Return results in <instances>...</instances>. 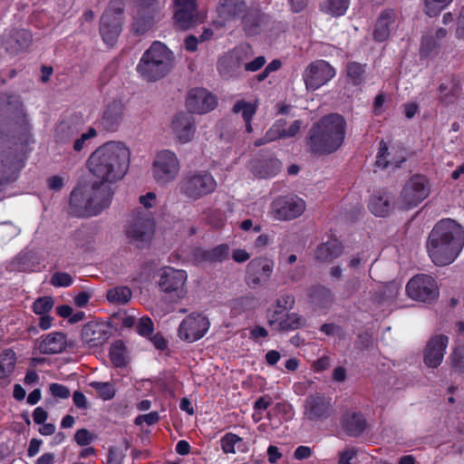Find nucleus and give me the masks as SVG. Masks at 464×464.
Listing matches in <instances>:
<instances>
[{
    "label": "nucleus",
    "mask_w": 464,
    "mask_h": 464,
    "mask_svg": "<svg viewBox=\"0 0 464 464\" xmlns=\"http://www.w3.org/2000/svg\"><path fill=\"white\" fill-rule=\"evenodd\" d=\"M395 13L392 10L383 11L376 21L373 37L378 42L386 41L395 25Z\"/></svg>",
    "instance_id": "obj_29"
},
{
    "label": "nucleus",
    "mask_w": 464,
    "mask_h": 464,
    "mask_svg": "<svg viewBox=\"0 0 464 464\" xmlns=\"http://www.w3.org/2000/svg\"><path fill=\"white\" fill-rule=\"evenodd\" d=\"M218 101L204 88H195L188 93L186 105L192 113L204 114L216 108Z\"/></svg>",
    "instance_id": "obj_19"
},
{
    "label": "nucleus",
    "mask_w": 464,
    "mask_h": 464,
    "mask_svg": "<svg viewBox=\"0 0 464 464\" xmlns=\"http://www.w3.org/2000/svg\"><path fill=\"white\" fill-rule=\"evenodd\" d=\"M464 246V229L455 220L439 221L430 232L426 248L436 266H448L455 261Z\"/></svg>",
    "instance_id": "obj_2"
},
{
    "label": "nucleus",
    "mask_w": 464,
    "mask_h": 464,
    "mask_svg": "<svg viewBox=\"0 0 464 464\" xmlns=\"http://www.w3.org/2000/svg\"><path fill=\"white\" fill-rule=\"evenodd\" d=\"M406 292L411 299L423 303H431L439 297L437 282L425 274L413 276L406 285Z\"/></svg>",
    "instance_id": "obj_10"
},
{
    "label": "nucleus",
    "mask_w": 464,
    "mask_h": 464,
    "mask_svg": "<svg viewBox=\"0 0 464 464\" xmlns=\"http://www.w3.org/2000/svg\"><path fill=\"white\" fill-rule=\"evenodd\" d=\"M60 317L64 319H68V323L71 324H74L82 321L85 318V313L82 311H78L73 313L72 307L67 304L60 305Z\"/></svg>",
    "instance_id": "obj_46"
},
{
    "label": "nucleus",
    "mask_w": 464,
    "mask_h": 464,
    "mask_svg": "<svg viewBox=\"0 0 464 464\" xmlns=\"http://www.w3.org/2000/svg\"><path fill=\"white\" fill-rule=\"evenodd\" d=\"M266 63L265 56H257L253 61L244 63V68L247 72H256L260 70Z\"/></svg>",
    "instance_id": "obj_57"
},
{
    "label": "nucleus",
    "mask_w": 464,
    "mask_h": 464,
    "mask_svg": "<svg viewBox=\"0 0 464 464\" xmlns=\"http://www.w3.org/2000/svg\"><path fill=\"white\" fill-rule=\"evenodd\" d=\"M356 451L353 449H347L340 453L339 464H352L351 460L355 457Z\"/></svg>",
    "instance_id": "obj_62"
},
{
    "label": "nucleus",
    "mask_w": 464,
    "mask_h": 464,
    "mask_svg": "<svg viewBox=\"0 0 464 464\" xmlns=\"http://www.w3.org/2000/svg\"><path fill=\"white\" fill-rule=\"evenodd\" d=\"M154 234V221L150 218L137 217L129 225L126 235L130 241L138 247H142L150 241Z\"/></svg>",
    "instance_id": "obj_17"
},
{
    "label": "nucleus",
    "mask_w": 464,
    "mask_h": 464,
    "mask_svg": "<svg viewBox=\"0 0 464 464\" xmlns=\"http://www.w3.org/2000/svg\"><path fill=\"white\" fill-rule=\"evenodd\" d=\"M60 353L65 350H73L76 347L74 340L72 338L68 339L65 334L60 333Z\"/></svg>",
    "instance_id": "obj_60"
},
{
    "label": "nucleus",
    "mask_w": 464,
    "mask_h": 464,
    "mask_svg": "<svg viewBox=\"0 0 464 464\" xmlns=\"http://www.w3.org/2000/svg\"><path fill=\"white\" fill-rule=\"evenodd\" d=\"M112 185L94 180L89 187L75 188L70 196V208L75 216H97L109 208L113 197Z\"/></svg>",
    "instance_id": "obj_4"
},
{
    "label": "nucleus",
    "mask_w": 464,
    "mask_h": 464,
    "mask_svg": "<svg viewBox=\"0 0 464 464\" xmlns=\"http://www.w3.org/2000/svg\"><path fill=\"white\" fill-rule=\"evenodd\" d=\"M130 150L121 141H108L89 156L86 167L97 181L113 185L127 174Z\"/></svg>",
    "instance_id": "obj_1"
},
{
    "label": "nucleus",
    "mask_w": 464,
    "mask_h": 464,
    "mask_svg": "<svg viewBox=\"0 0 464 464\" xmlns=\"http://www.w3.org/2000/svg\"><path fill=\"white\" fill-rule=\"evenodd\" d=\"M281 123H275L266 132L264 138H261L255 141L256 146H261L270 141L278 139V135H276V131L279 130Z\"/></svg>",
    "instance_id": "obj_53"
},
{
    "label": "nucleus",
    "mask_w": 464,
    "mask_h": 464,
    "mask_svg": "<svg viewBox=\"0 0 464 464\" xmlns=\"http://www.w3.org/2000/svg\"><path fill=\"white\" fill-rule=\"evenodd\" d=\"M209 325L210 323L207 316L199 313H192L182 320L178 334L181 340L193 343L207 334Z\"/></svg>",
    "instance_id": "obj_15"
},
{
    "label": "nucleus",
    "mask_w": 464,
    "mask_h": 464,
    "mask_svg": "<svg viewBox=\"0 0 464 464\" xmlns=\"http://www.w3.org/2000/svg\"><path fill=\"white\" fill-rule=\"evenodd\" d=\"M89 385L97 392L98 397L103 401L111 400L115 396V388L111 382H92Z\"/></svg>",
    "instance_id": "obj_40"
},
{
    "label": "nucleus",
    "mask_w": 464,
    "mask_h": 464,
    "mask_svg": "<svg viewBox=\"0 0 464 464\" xmlns=\"http://www.w3.org/2000/svg\"><path fill=\"white\" fill-rule=\"evenodd\" d=\"M406 160L405 151L402 148H388L386 143L382 140L379 143V151L376 157V166L381 169H397Z\"/></svg>",
    "instance_id": "obj_23"
},
{
    "label": "nucleus",
    "mask_w": 464,
    "mask_h": 464,
    "mask_svg": "<svg viewBox=\"0 0 464 464\" xmlns=\"http://www.w3.org/2000/svg\"><path fill=\"white\" fill-rule=\"evenodd\" d=\"M48 413L42 407H37L33 412L34 421L36 424H44L47 420Z\"/></svg>",
    "instance_id": "obj_63"
},
{
    "label": "nucleus",
    "mask_w": 464,
    "mask_h": 464,
    "mask_svg": "<svg viewBox=\"0 0 464 464\" xmlns=\"http://www.w3.org/2000/svg\"><path fill=\"white\" fill-rule=\"evenodd\" d=\"M124 116V103L121 100L113 99L105 105L101 124L108 131H116L122 123Z\"/></svg>",
    "instance_id": "obj_22"
},
{
    "label": "nucleus",
    "mask_w": 464,
    "mask_h": 464,
    "mask_svg": "<svg viewBox=\"0 0 464 464\" xmlns=\"http://www.w3.org/2000/svg\"><path fill=\"white\" fill-rule=\"evenodd\" d=\"M93 439L94 436L86 429L79 430L74 436L76 443L80 446H86L90 444Z\"/></svg>",
    "instance_id": "obj_54"
},
{
    "label": "nucleus",
    "mask_w": 464,
    "mask_h": 464,
    "mask_svg": "<svg viewBox=\"0 0 464 464\" xmlns=\"http://www.w3.org/2000/svg\"><path fill=\"white\" fill-rule=\"evenodd\" d=\"M160 420L159 413L157 411H151L147 414L140 415L135 419V424L140 425L145 422L148 425H153Z\"/></svg>",
    "instance_id": "obj_56"
},
{
    "label": "nucleus",
    "mask_w": 464,
    "mask_h": 464,
    "mask_svg": "<svg viewBox=\"0 0 464 464\" xmlns=\"http://www.w3.org/2000/svg\"><path fill=\"white\" fill-rule=\"evenodd\" d=\"M206 259L211 262H222L229 256V247L226 244H221L206 253Z\"/></svg>",
    "instance_id": "obj_43"
},
{
    "label": "nucleus",
    "mask_w": 464,
    "mask_h": 464,
    "mask_svg": "<svg viewBox=\"0 0 464 464\" xmlns=\"http://www.w3.org/2000/svg\"><path fill=\"white\" fill-rule=\"evenodd\" d=\"M245 55L244 49L237 47L221 56L218 62V71L221 77L229 80L238 76Z\"/></svg>",
    "instance_id": "obj_18"
},
{
    "label": "nucleus",
    "mask_w": 464,
    "mask_h": 464,
    "mask_svg": "<svg viewBox=\"0 0 464 464\" xmlns=\"http://www.w3.org/2000/svg\"><path fill=\"white\" fill-rule=\"evenodd\" d=\"M343 253V246L337 239H330L316 249L315 257L322 262H329Z\"/></svg>",
    "instance_id": "obj_30"
},
{
    "label": "nucleus",
    "mask_w": 464,
    "mask_h": 464,
    "mask_svg": "<svg viewBox=\"0 0 464 464\" xmlns=\"http://www.w3.org/2000/svg\"><path fill=\"white\" fill-rule=\"evenodd\" d=\"M447 30L438 27L426 32L421 38L420 54L430 56L436 53L440 46V42L447 36Z\"/></svg>",
    "instance_id": "obj_27"
},
{
    "label": "nucleus",
    "mask_w": 464,
    "mask_h": 464,
    "mask_svg": "<svg viewBox=\"0 0 464 464\" xmlns=\"http://www.w3.org/2000/svg\"><path fill=\"white\" fill-rule=\"evenodd\" d=\"M360 288V281L358 278H353L346 281L343 295L344 298L352 297Z\"/></svg>",
    "instance_id": "obj_55"
},
{
    "label": "nucleus",
    "mask_w": 464,
    "mask_h": 464,
    "mask_svg": "<svg viewBox=\"0 0 464 464\" xmlns=\"http://www.w3.org/2000/svg\"><path fill=\"white\" fill-rule=\"evenodd\" d=\"M82 338L90 346H98L109 338V333L103 324L90 322L82 330Z\"/></svg>",
    "instance_id": "obj_28"
},
{
    "label": "nucleus",
    "mask_w": 464,
    "mask_h": 464,
    "mask_svg": "<svg viewBox=\"0 0 464 464\" xmlns=\"http://www.w3.org/2000/svg\"><path fill=\"white\" fill-rule=\"evenodd\" d=\"M242 441V438L234 433H227L220 440L221 449L226 454H235L236 445Z\"/></svg>",
    "instance_id": "obj_44"
},
{
    "label": "nucleus",
    "mask_w": 464,
    "mask_h": 464,
    "mask_svg": "<svg viewBox=\"0 0 464 464\" xmlns=\"http://www.w3.org/2000/svg\"><path fill=\"white\" fill-rule=\"evenodd\" d=\"M172 131L180 143H188L195 135L196 127L193 117L186 112L176 114L172 120Z\"/></svg>",
    "instance_id": "obj_24"
},
{
    "label": "nucleus",
    "mask_w": 464,
    "mask_h": 464,
    "mask_svg": "<svg viewBox=\"0 0 464 464\" xmlns=\"http://www.w3.org/2000/svg\"><path fill=\"white\" fill-rule=\"evenodd\" d=\"M15 364V353L8 349L0 353V379L13 372Z\"/></svg>",
    "instance_id": "obj_37"
},
{
    "label": "nucleus",
    "mask_w": 464,
    "mask_h": 464,
    "mask_svg": "<svg viewBox=\"0 0 464 464\" xmlns=\"http://www.w3.org/2000/svg\"><path fill=\"white\" fill-rule=\"evenodd\" d=\"M276 123H281L279 130L276 131V135H278V139L295 136L302 125V121L299 120L294 121L288 129L285 128V122L284 121H277Z\"/></svg>",
    "instance_id": "obj_47"
},
{
    "label": "nucleus",
    "mask_w": 464,
    "mask_h": 464,
    "mask_svg": "<svg viewBox=\"0 0 464 464\" xmlns=\"http://www.w3.org/2000/svg\"><path fill=\"white\" fill-rule=\"evenodd\" d=\"M451 366L459 372H464V346H457L450 356Z\"/></svg>",
    "instance_id": "obj_49"
},
{
    "label": "nucleus",
    "mask_w": 464,
    "mask_h": 464,
    "mask_svg": "<svg viewBox=\"0 0 464 464\" xmlns=\"http://www.w3.org/2000/svg\"><path fill=\"white\" fill-rule=\"evenodd\" d=\"M368 260V257L364 253L357 254L350 259L348 263V266L352 269H357L360 266L365 264Z\"/></svg>",
    "instance_id": "obj_59"
},
{
    "label": "nucleus",
    "mask_w": 464,
    "mask_h": 464,
    "mask_svg": "<svg viewBox=\"0 0 464 464\" xmlns=\"http://www.w3.org/2000/svg\"><path fill=\"white\" fill-rule=\"evenodd\" d=\"M163 0H140L133 22V30L137 34H145L159 16Z\"/></svg>",
    "instance_id": "obj_14"
},
{
    "label": "nucleus",
    "mask_w": 464,
    "mask_h": 464,
    "mask_svg": "<svg viewBox=\"0 0 464 464\" xmlns=\"http://www.w3.org/2000/svg\"><path fill=\"white\" fill-rule=\"evenodd\" d=\"M265 164L269 167V170H265L264 172H260L259 175L261 178H269L277 173L280 169V162L277 160H269L265 161Z\"/></svg>",
    "instance_id": "obj_58"
},
{
    "label": "nucleus",
    "mask_w": 464,
    "mask_h": 464,
    "mask_svg": "<svg viewBox=\"0 0 464 464\" xmlns=\"http://www.w3.org/2000/svg\"><path fill=\"white\" fill-rule=\"evenodd\" d=\"M53 306V301L51 297L44 296L35 300L33 304V311L37 314H45Z\"/></svg>",
    "instance_id": "obj_48"
},
{
    "label": "nucleus",
    "mask_w": 464,
    "mask_h": 464,
    "mask_svg": "<svg viewBox=\"0 0 464 464\" xmlns=\"http://www.w3.org/2000/svg\"><path fill=\"white\" fill-rule=\"evenodd\" d=\"M131 290L127 286H118L107 292V299L114 304H127L131 298Z\"/></svg>",
    "instance_id": "obj_38"
},
{
    "label": "nucleus",
    "mask_w": 464,
    "mask_h": 464,
    "mask_svg": "<svg viewBox=\"0 0 464 464\" xmlns=\"http://www.w3.org/2000/svg\"><path fill=\"white\" fill-rule=\"evenodd\" d=\"M448 343L449 338L446 335L436 334L430 337L423 354V361L427 367L434 369L441 364Z\"/></svg>",
    "instance_id": "obj_20"
},
{
    "label": "nucleus",
    "mask_w": 464,
    "mask_h": 464,
    "mask_svg": "<svg viewBox=\"0 0 464 464\" xmlns=\"http://www.w3.org/2000/svg\"><path fill=\"white\" fill-rule=\"evenodd\" d=\"M180 161L175 152L169 150L159 151L152 163V174L160 185H167L179 176Z\"/></svg>",
    "instance_id": "obj_9"
},
{
    "label": "nucleus",
    "mask_w": 464,
    "mask_h": 464,
    "mask_svg": "<svg viewBox=\"0 0 464 464\" xmlns=\"http://www.w3.org/2000/svg\"><path fill=\"white\" fill-rule=\"evenodd\" d=\"M188 275L185 270L164 267L159 280L160 289L174 298L181 299L187 294L186 282Z\"/></svg>",
    "instance_id": "obj_13"
},
{
    "label": "nucleus",
    "mask_w": 464,
    "mask_h": 464,
    "mask_svg": "<svg viewBox=\"0 0 464 464\" xmlns=\"http://www.w3.org/2000/svg\"><path fill=\"white\" fill-rule=\"evenodd\" d=\"M330 401L324 396L310 395L305 400L304 414L310 420L325 419L330 414Z\"/></svg>",
    "instance_id": "obj_25"
},
{
    "label": "nucleus",
    "mask_w": 464,
    "mask_h": 464,
    "mask_svg": "<svg viewBox=\"0 0 464 464\" xmlns=\"http://www.w3.org/2000/svg\"><path fill=\"white\" fill-rule=\"evenodd\" d=\"M31 43L32 34L26 30H18L12 35L6 49L13 53H16L26 49Z\"/></svg>",
    "instance_id": "obj_32"
},
{
    "label": "nucleus",
    "mask_w": 464,
    "mask_h": 464,
    "mask_svg": "<svg viewBox=\"0 0 464 464\" xmlns=\"http://www.w3.org/2000/svg\"><path fill=\"white\" fill-rule=\"evenodd\" d=\"M305 208V201L297 196L278 197L271 204V215L276 220H292L300 217Z\"/></svg>",
    "instance_id": "obj_12"
},
{
    "label": "nucleus",
    "mask_w": 464,
    "mask_h": 464,
    "mask_svg": "<svg viewBox=\"0 0 464 464\" xmlns=\"http://www.w3.org/2000/svg\"><path fill=\"white\" fill-rule=\"evenodd\" d=\"M246 11V5L242 0H219L217 12L220 21L216 25L224 26L226 23L239 18Z\"/></svg>",
    "instance_id": "obj_26"
},
{
    "label": "nucleus",
    "mask_w": 464,
    "mask_h": 464,
    "mask_svg": "<svg viewBox=\"0 0 464 464\" xmlns=\"http://www.w3.org/2000/svg\"><path fill=\"white\" fill-rule=\"evenodd\" d=\"M430 193L429 179L423 175H413L404 184L397 203L401 208H411L427 198Z\"/></svg>",
    "instance_id": "obj_7"
},
{
    "label": "nucleus",
    "mask_w": 464,
    "mask_h": 464,
    "mask_svg": "<svg viewBox=\"0 0 464 464\" xmlns=\"http://www.w3.org/2000/svg\"><path fill=\"white\" fill-rule=\"evenodd\" d=\"M110 358L115 367H123L126 364V349L121 341L112 343L110 349Z\"/></svg>",
    "instance_id": "obj_39"
},
{
    "label": "nucleus",
    "mask_w": 464,
    "mask_h": 464,
    "mask_svg": "<svg viewBox=\"0 0 464 464\" xmlns=\"http://www.w3.org/2000/svg\"><path fill=\"white\" fill-rule=\"evenodd\" d=\"M349 3L350 0H324L321 4V10L332 16H342L346 13Z\"/></svg>",
    "instance_id": "obj_36"
},
{
    "label": "nucleus",
    "mask_w": 464,
    "mask_h": 464,
    "mask_svg": "<svg viewBox=\"0 0 464 464\" xmlns=\"http://www.w3.org/2000/svg\"><path fill=\"white\" fill-rule=\"evenodd\" d=\"M196 9L193 8H176L174 14V20L176 25L182 29L187 30L190 28L195 23Z\"/></svg>",
    "instance_id": "obj_35"
},
{
    "label": "nucleus",
    "mask_w": 464,
    "mask_h": 464,
    "mask_svg": "<svg viewBox=\"0 0 464 464\" xmlns=\"http://www.w3.org/2000/svg\"><path fill=\"white\" fill-rule=\"evenodd\" d=\"M274 261L267 257H256L246 266V283L251 288L261 286L268 282L274 270Z\"/></svg>",
    "instance_id": "obj_16"
},
{
    "label": "nucleus",
    "mask_w": 464,
    "mask_h": 464,
    "mask_svg": "<svg viewBox=\"0 0 464 464\" xmlns=\"http://www.w3.org/2000/svg\"><path fill=\"white\" fill-rule=\"evenodd\" d=\"M312 455V449L307 446H299L295 449L294 457L298 459H306Z\"/></svg>",
    "instance_id": "obj_61"
},
{
    "label": "nucleus",
    "mask_w": 464,
    "mask_h": 464,
    "mask_svg": "<svg viewBox=\"0 0 464 464\" xmlns=\"http://www.w3.org/2000/svg\"><path fill=\"white\" fill-rule=\"evenodd\" d=\"M371 212L379 217H385L392 211L390 198L386 193L374 195L371 198L369 203Z\"/></svg>",
    "instance_id": "obj_31"
},
{
    "label": "nucleus",
    "mask_w": 464,
    "mask_h": 464,
    "mask_svg": "<svg viewBox=\"0 0 464 464\" xmlns=\"http://www.w3.org/2000/svg\"><path fill=\"white\" fill-rule=\"evenodd\" d=\"M276 305L275 310L282 311V313L291 310L295 305V297L290 294H283L277 297Z\"/></svg>",
    "instance_id": "obj_51"
},
{
    "label": "nucleus",
    "mask_w": 464,
    "mask_h": 464,
    "mask_svg": "<svg viewBox=\"0 0 464 464\" xmlns=\"http://www.w3.org/2000/svg\"><path fill=\"white\" fill-rule=\"evenodd\" d=\"M343 426L347 434L358 436L364 430L366 423L361 414L352 413L345 417Z\"/></svg>",
    "instance_id": "obj_33"
},
{
    "label": "nucleus",
    "mask_w": 464,
    "mask_h": 464,
    "mask_svg": "<svg viewBox=\"0 0 464 464\" xmlns=\"http://www.w3.org/2000/svg\"><path fill=\"white\" fill-rule=\"evenodd\" d=\"M256 111V105L245 101H238L233 107L236 113L241 112L244 121H251Z\"/></svg>",
    "instance_id": "obj_45"
},
{
    "label": "nucleus",
    "mask_w": 464,
    "mask_h": 464,
    "mask_svg": "<svg viewBox=\"0 0 464 464\" xmlns=\"http://www.w3.org/2000/svg\"><path fill=\"white\" fill-rule=\"evenodd\" d=\"M346 121L339 113H331L314 123L309 130L306 144L314 155H328L343 145L346 134Z\"/></svg>",
    "instance_id": "obj_3"
},
{
    "label": "nucleus",
    "mask_w": 464,
    "mask_h": 464,
    "mask_svg": "<svg viewBox=\"0 0 464 464\" xmlns=\"http://www.w3.org/2000/svg\"><path fill=\"white\" fill-rule=\"evenodd\" d=\"M122 458L115 448H111L108 453L107 464H121Z\"/></svg>",
    "instance_id": "obj_64"
},
{
    "label": "nucleus",
    "mask_w": 464,
    "mask_h": 464,
    "mask_svg": "<svg viewBox=\"0 0 464 464\" xmlns=\"http://www.w3.org/2000/svg\"><path fill=\"white\" fill-rule=\"evenodd\" d=\"M218 187L213 175L207 170H189L178 184L179 193L188 200L196 201L212 194Z\"/></svg>",
    "instance_id": "obj_6"
},
{
    "label": "nucleus",
    "mask_w": 464,
    "mask_h": 464,
    "mask_svg": "<svg viewBox=\"0 0 464 464\" xmlns=\"http://www.w3.org/2000/svg\"><path fill=\"white\" fill-rule=\"evenodd\" d=\"M96 136L97 130L90 127L86 132L82 133L81 137L74 141L73 150L75 151H81L86 146V142Z\"/></svg>",
    "instance_id": "obj_52"
},
{
    "label": "nucleus",
    "mask_w": 464,
    "mask_h": 464,
    "mask_svg": "<svg viewBox=\"0 0 464 464\" xmlns=\"http://www.w3.org/2000/svg\"><path fill=\"white\" fill-rule=\"evenodd\" d=\"M123 8L121 0H112L101 18L100 33L108 45H114L121 32Z\"/></svg>",
    "instance_id": "obj_8"
},
{
    "label": "nucleus",
    "mask_w": 464,
    "mask_h": 464,
    "mask_svg": "<svg viewBox=\"0 0 464 464\" xmlns=\"http://www.w3.org/2000/svg\"><path fill=\"white\" fill-rule=\"evenodd\" d=\"M336 74L335 69L324 60L309 63L303 72L306 90L315 91L329 82Z\"/></svg>",
    "instance_id": "obj_11"
},
{
    "label": "nucleus",
    "mask_w": 464,
    "mask_h": 464,
    "mask_svg": "<svg viewBox=\"0 0 464 464\" xmlns=\"http://www.w3.org/2000/svg\"><path fill=\"white\" fill-rule=\"evenodd\" d=\"M365 64L351 62L346 66L347 82L354 86H359L365 80Z\"/></svg>",
    "instance_id": "obj_34"
},
{
    "label": "nucleus",
    "mask_w": 464,
    "mask_h": 464,
    "mask_svg": "<svg viewBox=\"0 0 464 464\" xmlns=\"http://www.w3.org/2000/svg\"><path fill=\"white\" fill-rule=\"evenodd\" d=\"M454 0H424V13L430 17L437 16L448 7Z\"/></svg>",
    "instance_id": "obj_41"
},
{
    "label": "nucleus",
    "mask_w": 464,
    "mask_h": 464,
    "mask_svg": "<svg viewBox=\"0 0 464 464\" xmlns=\"http://www.w3.org/2000/svg\"><path fill=\"white\" fill-rule=\"evenodd\" d=\"M58 333L47 334L39 343L38 349L41 353L53 354L58 353Z\"/></svg>",
    "instance_id": "obj_42"
},
{
    "label": "nucleus",
    "mask_w": 464,
    "mask_h": 464,
    "mask_svg": "<svg viewBox=\"0 0 464 464\" xmlns=\"http://www.w3.org/2000/svg\"><path fill=\"white\" fill-rule=\"evenodd\" d=\"M173 53L162 43L156 41L142 54L137 72L147 82H156L165 77L173 67Z\"/></svg>",
    "instance_id": "obj_5"
},
{
    "label": "nucleus",
    "mask_w": 464,
    "mask_h": 464,
    "mask_svg": "<svg viewBox=\"0 0 464 464\" xmlns=\"http://www.w3.org/2000/svg\"><path fill=\"white\" fill-rule=\"evenodd\" d=\"M268 324L276 331L289 332L305 326L306 320L296 313L284 314L282 311L274 310L269 315Z\"/></svg>",
    "instance_id": "obj_21"
},
{
    "label": "nucleus",
    "mask_w": 464,
    "mask_h": 464,
    "mask_svg": "<svg viewBox=\"0 0 464 464\" xmlns=\"http://www.w3.org/2000/svg\"><path fill=\"white\" fill-rule=\"evenodd\" d=\"M136 331L141 336L150 335L154 331L152 320L148 316L141 317L137 324Z\"/></svg>",
    "instance_id": "obj_50"
}]
</instances>
